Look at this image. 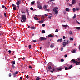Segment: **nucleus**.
<instances>
[{
	"label": "nucleus",
	"mask_w": 80,
	"mask_h": 80,
	"mask_svg": "<svg viewBox=\"0 0 80 80\" xmlns=\"http://www.w3.org/2000/svg\"><path fill=\"white\" fill-rule=\"evenodd\" d=\"M21 18L22 19L21 20L22 23L25 22V21H26V15H22Z\"/></svg>",
	"instance_id": "f257e3e1"
},
{
	"label": "nucleus",
	"mask_w": 80,
	"mask_h": 80,
	"mask_svg": "<svg viewBox=\"0 0 80 80\" xmlns=\"http://www.w3.org/2000/svg\"><path fill=\"white\" fill-rule=\"evenodd\" d=\"M72 68V65H71L69 68H65V70H70L71 68Z\"/></svg>",
	"instance_id": "f03ea898"
},
{
	"label": "nucleus",
	"mask_w": 80,
	"mask_h": 80,
	"mask_svg": "<svg viewBox=\"0 0 80 80\" xmlns=\"http://www.w3.org/2000/svg\"><path fill=\"white\" fill-rule=\"evenodd\" d=\"M53 11L54 12L56 15H57L58 13V11L55 9H53Z\"/></svg>",
	"instance_id": "7ed1b4c3"
},
{
	"label": "nucleus",
	"mask_w": 80,
	"mask_h": 80,
	"mask_svg": "<svg viewBox=\"0 0 80 80\" xmlns=\"http://www.w3.org/2000/svg\"><path fill=\"white\" fill-rule=\"evenodd\" d=\"M40 41L42 40H47V38H44L43 37H41L40 38Z\"/></svg>",
	"instance_id": "20e7f679"
},
{
	"label": "nucleus",
	"mask_w": 80,
	"mask_h": 80,
	"mask_svg": "<svg viewBox=\"0 0 80 80\" xmlns=\"http://www.w3.org/2000/svg\"><path fill=\"white\" fill-rule=\"evenodd\" d=\"M56 69H57L58 71H60V70H62V67H60L58 68H56Z\"/></svg>",
	"instance_id": "39448f33"
},
{
	"label": "nucleus",
	"mask_w": 80,
	"mask_h": 80,
	"mask_svg": "<svg viewBox=\"0 0 80 80\" xmlns=\"http://www.w3.org/2000/svg\"><path fill=\"white\" fill-rule=\"evenodd\" d=\"M45 20V19H43L41 21H39L38 22L40 23H43L44 22Z\"/></svg>",
	"instance_id": "423d86ee"
},
{
	"label": "nucleus",
	"mask_w": 80,
	"mask_h": 80,
	"mask_svg": "<svg viewBox=\"0 0 80 80\" xmlns=\"http://www.w3.org/2000/svg\"><path fill=\"white\" fill-rule=\"evenodd\" d=\"M12 66L13 67V68H14L15 67L14 66V65L15 64V61H14L13 62H12Z\"/></svg>",
	"instance_id": "0eeeda50"
},
{
	"label": "nucleus",
	"mask_w": 80,
	"mask_h": 80,
	"mask_svg": "<svg viewBox=\"0 0 80 80\" xmlns=\"http://www.w3.org/2000/svg\"><path fill=\"white\" fill-rule=\"evenodd\" d=\"M62 45L63 47H65V46H66V45H67V43L65 42H63Z\"/></svg>",
	"instance_id": "6e6552de"
},
{
	"label": "nucleus",
	"mask_w": 80,
	"mask_h": 80,
	"mask_svg": "<svg viewBox=\"0 0 80 80\" xmlns=\"http://www.w3.org/2000/svg\"><path fill=\"white\" fill-rule=\"evenodd\" d=\"M75 3H76V2L75 1V0H73L72 1V4H73H73H75Z\"/></svg>",
	"instance_id": "1a4fd4ad"
},
{
	"label": "nucleus",
	"mask_w": 80,
	"mask_h": 80,
	"mask_svg": "<svg viewBox=\"0 0 80 80\" xmlns=\"http://www.w3.org/2000/svg\"><path fill=\"white\" fill-rule=\"evenodd\" d=\"M73 63H76V65H79V64L78 63V62L77 61H76L74 62H73Z\"/></svg>",
	"instance_id": "9d476101"
},
{
	"label": "nucleus",
	"mask_w": 80,
	"mask_h": 80,
	"mask_svg": "<svg viewBox=\"0 0 80 80\" xmlns=\"http://www.w3.org/2000/svg\"><path fill=\"white\" fill-rule=\"evenodd\" d=\"M62 27H65V28H66V27H67L68 26V25L67 24H66V25H62Z\"/></svg>",
	"instance_id": "9b49d317"
},
{
	"label": "nucleus",
	"mask_w": 80,
	"mask_h": 80,
	"mask_svg": "<svg viewBox=\"0 0 80 80\" xmlns=\"http://www.w3.org/2000/svg\"><path fill=\"white\" fill-rule=\"evenodd\" d=\"M16 5H20V1H17L16 3Z\"/></svg>",
	"instance_id": "f8f14e48"
},
{
	"label": "nucleus",
	"mask_w": 80,
	"mask_h": 80,
	"mask_svg": "<svg viewBox=\"0 0 80 80\" xmlns=\"http://www.w3.org/2000/svg\"><path fill=\"white\" fill-rule=\"evenodd\" d=\"M38 8H39V9H42V6L40 5L38 6Z\"/></svg>",
	"instance_id": "ddd939ff"
},
{
	"label": "nucleus",
	"mask_w": 80,
	"mask_h": 80,
	"mask_svg": "<svg viewBox=\"0 0 80 80\" xmlns=\"http://www.w3.org/2000/svg\"><path fill=\"white\" fill-rule=\"evenodd\" d=\"M66 44H68L70 43V41L67 40L66 42Z\"/></svg>",
	"instance_id": "4468645a"
},
{
	"label": "nucleus",
	"mask_w": 80,
	"mask_h": 80,
	"mask_svg": "<svg viewBox=\"0 0 80 80\" xmlns=\"http://www.w3.org/2000/svg\"><path fill=\"white\" fill-rule=\"evenodd\" d=\"M43 8L44 9H46V8H47V7L46 5H44L43 7Z\"/></svg>",
	"instance_id": "2eb2a0df"
},
{
	"label": "nucleus",
	"mask_w": 80,
	"mask_h": 80,
	"mask_svg": "<svg viewBox=\"0 0 80 80\" xmlns=\"http://www.w3.org/2000/svg\"><path fill=\"white\" fill-rule=\"evenodd\" d=\"M71 62H73H73H76V61H75V59H73L71 60Z\"/></svg>",
	"instance_id": "dca6fc26"
},
{
	"label": "nucleus",
	"mask_w": 80,
	"mask_h": 80,
	"mask_svg": "<svg viewBox=\"0 0 80 80\" xmlns=\"http://www.w3.org/2000/svg\"><path fill=\"white\" fill-rule=\"evenodd\" d=\"M48 37H53V36L52 34H49L48 35Z\"/></svg>",
	"instance_id": "f3484780"
},
{
	"label": "nucleus",
	"mask_w": 80,
	"mask_h": 80,
	"mask_svg": "<svg viewBox=\"0 0 80 80\" xmlns=\"http://www.w3.org/2000/svg\"><path fill=\"white\" fill-rule=\"evenodd\" d=\"M76 10H77V11H78V10H80V8H76Z\"/></svg>",
	"instance_id": "a211bd4d"
},
{
	"label": "nucleus",
	"mask_w": 80,
	"mask_h": 80,
	"mask_svg": "<svg viewBox=\"0 0 80 80\" xmlns=\"http://www.w3.org/2000/svg\"><path fill=\"white\" fill-rule=\"evenodd\" d=\"M34 20H38V18H37V17H34Z\"/></svg>",
	"instance_id": "6ab92c4d"
},
{
	"label": "nucleus",
	"mask_w": 80,
	"mask_h": 80,
	"mask_svg": "<svg viewBox=\"0 0 80 80\" xmlns=\"http://www.w3.org/2000/svg\"><path fill=\"white\" fill-rule=\"evenodd\" d=\"M76 28L77 30H80V27H76Z\"/></svg>",
	"instance_id": "aec40b11"
},
{
	"label": "nucleus",
	"mask_w": 80,
	"mask_h": 80,
	"mask_svg": "<svg viewBox=\"0 0 80 80\" xmlns=\"http://www.w3.org/2000/svg\"><path fill=\"white\" fill-rule=\"evenodd\" d=\"M66 11L67 12H69V9L68 8H66Z\"/></svg>",
	"instance_id": "412c9836"
},
{
	"label": "nucleus",
	"mask_w": 80,
	"mask_h": 80,
	"mask_svg": "<svg viewBox=\"0 0 80 80\" xmlns=\"http://www.w3.org/2000/svg\"><path fill=\"white\" fill-rule=\"evenodd\" d=\"M42 33H45V31L44 30H42Z\"/></svg>",
	"instance_id": "4be33fe9"
},
{
	"label": "nucleus",
	"mask_w": 80,
	"mask_h": 80,
	"mask_svg": "<svg viewBox=\"0 0 80 80\" xmlns=\"http://www.w3.org/2000/svg\"><path fill=\"white\" fill-rule=\"evenodd\" d=\"M35 3V1H32L31 2V4L32 5H34Z\"/></svg>",
	"instance_id": "5701e85b"
},
{
	"label": "nucleus",
	"mask_w": 80,
	"mask_h": 80,
	"mask_svg": "<svg viewBox=\"0 0 80 80\" xmlns=\"http://www.w3.org/2000/svg\"><path fill=\"white\" fill-rule=\"evenodd\" d=\"M48 68L49 70H51L52 69V67L51 66H49L48 67Z\"/></svg>",
	"instance_id": "b1692460"
},
{
	"label": "nucleus",
	"mask_w": 80,
	"mask_h": 80,
	"mask_svg": "<svg viewBox=\"0 0 80 80\" xmlns=\"http://www.w3.org/2000/svg\"><path fill=\"white\" fill-rule=\"evenodd\" d=\"M32 48V46L30 45H29V49H31V48Z\"/></svg>",
	"instance_id": "393cba45"
},
{
	"label": "nucleus",
	"mask_w": 80,
	"mask_h": 80,
	"mask_svg": "<svg viewBox=\"0 0 80 80\" xmlns=\"http://www.w3.org/2000/svg\"><path fill=\"white\" fill-rule=\"evenodd\" d=\"M54 47V46L53 45H51L50 46V47L51 48H53Z\"/></svg>",
	"instance_id": "a878e982"
},
{
	"label": "nucleus",
	"mask_w": 80,
	"mask_h": 80,
	"mask_svg": "<svg viewBox=\"0 0 80 80\" xmlns=\"http://www.w3.org/2000/svg\"><path fill=\"white\" fill-rule=\"evenodd\" d=\"M76 52V51L75 50H74L72 52V53H75Z\"/></svg>",
	"instance_id": "bb28decb"
},
{
	"label": "nucleus",
	"mask_w": 80,
	"mask_h": 80,
	"mask_svg": "<svg viewBox=\"0 0 80 80\" xmlns=\"http://www.w3.org/2000/svg\"><path fill=\"white\" fill-rule=\"evenodd\" d=\"M13 10H16L17 9V8L16 7H14L13 8Z\"/></svg>",
	"instance_id": "cd10ccee"
},
{
	"label": "nucleus",
	"mask_w": 80,
	"mask_h": 80,
	"mask_svg": "<svg viewBox=\"0 0 80 80\" xmlns=\"http://www.w3.org/2000/svg\"><path fill=\"white\" fill-rule=\"evenodd\" d=\"M59 42L60 43H61V42H62V39H60L59 40Z\"/></svg>",
	"instance_id": "c85d7f7f"
},
{
	"label": "nucleus",
	"mask_w": 80,
	"mask_h": 80,
	"mask_svg": "<svg viewBox=\"0 0 80 80\" xmlns=\"http://www.w3.org/2000/svg\"><path fill=\"white\" fill-rule=\"evenodd\" d=\"M72 10L73 12H75V11H76V9H75V8H73Z\"/></svg>",
	"instance_id": "c756f323"
},
{
	"label": "nucleus",
	"mask_w": 80,
	"mask_h": 80,
	"mask_svg": "<svg viewBox=\"0 0 80 80\" xmlns=\"http://www.w3.org/2000/svg\"><path fill=\"white\" fill-rule=\"evenodd\" d=\"M76 17V14H74L73 18H75Z\"/></svg>",
	"instance_id": "7c9ffc66"
},
{
	"label": "nucleus",
	"mask_w": 80,
	"mask_h": 80,
	"mask_svg": "<svg viewBox=\"0 0 80 80\" xmlns=\"http://www.w3.org/2000/svg\"><path fill=\"white\" fill-rule=\"evenodd\" d=\"M40 80V78L39 77H38L37 78H36V80Z\"/></svg>",
	"instance_id": "2f4dec72"
},
{
	"label": "nucleus",
	"mask_w": 80,
	"mask_h": 80,
	"mask_svg": "<svg viewBox=\"0 0 80 80\" xmlns=\"http://www.w3.org/2000/svg\"><path fill=\"white\" fill-rule=\"evenodd\" d=\"M46 11H47L48 12H50V10H49V9H46L45 10Z\"/></svg>",
	"instance_id": "473e14b6"
},
{
	"label": "nucleus",
	"mask_w": 80,
	"mask_h": 80,
	"mask_svg": "<svg viewBox=\"0 0 80 80\" xmlns=\"http://www.w3.org/2000/svg\"><path fill=\"white\" fill-rule=\"evenodd\" d=\"M48 18H49L50 19H51V18H52V16H51L50 15L48 17Z\"/></svg>",
	"instance_id": "72a5a7b5"
},
{
	"label": "nucleus",
	"mask_w": 80,
	"mask_h": 80,
	"mask_svg": "<svg viewBox=\"0 0 80 80\" xmlns=\"http://www.w3.org/2000/svg\"><path fill=\"white\" fill-rule=\"evenodd\" d=\"M76 23H78V24L80 25V24L79 22H78V21L76 20Z\"/></svg>",
	"instance_id": "f704fd0d"
},
{
	"label": "nucleus",
	"mask_w": 80,
	"mask_h": 80,
	"mask_svg": "<svg viewBox=\"0 0 80 80\" xmlns=\"http://www.w3.org/2000/svg\"><path fill=\"white\" fill-rule=\"evenodd\" d=\"M32 29H35L36 28L35 27H32L31 28Z\"/></svg>",
	"instance_id": "c9c22d12"
},
{
	"label": "nucleus",
	"mask_w": 80,
	"mask_h": 80,
	"mask_svg": "<svg viewBox=\"0 0 80 80\" xmlns=\"http://www.w3.org/2000/svg\"><path fill=\"white\" fill-rule=\"evenodd\" d=\"M29 68H31V69L32 68V66H29Z\"/></svg>",
	"instance_id": "e433bc0d"
},
{
	"label": "nucleus",
	"mask_w": 80,
	"mask_h": 80,
	"mask_svg": "<svg viewBox=\"0 0 80 80\" xmlns=\"http://www.w3.org/2000/svg\"><path fill=\"white\" fill-rule=\"evenodd\" d=\"M61 62H64V60H63V59H62L61 60Z\"/></svg>",
	"instance_id": "4c0bfd02"
},
{
	"label": "nucleus",
	"mask_w": 80,
	"mask_h": 80,
	"mask_svg": "<svg viewBox=\"0 0 80 80\" xmlns=\"http://www.w3.org/2000/svg\"><path fill=\"white\" fill-rule=\"evenodd\" d=\"M26 78H27V79H28V78H29V77H28V75H27L26 76Z\"/></svg>",
	"instance_id": "58836bf2"
},
{
	"label": "nucleus",
	"mask_w": 80,
	"mask_h": 80,
	"mask_svg": "<svg viewBox=\"0 0 80 80\" xmlns=\"http://www.w3.org/2000/svg\"><path fill=\"white\" fill-rule=\"evenodd\" d=\"M42 20H44V17H43V16H42Z\"/></svg>",
	"instance_id": "ea45409f"
},
{
	"label": "nucleus",
	"mask_w": 80,
	"mask_h": 80,
	"mask_svg": "<svg viewBox=\"0 0 80 80\" xmlns=\"http://www.w3.org/2000/svg\"><path fill=\"white\" fill-rule=\"evenodd\" d=\"M53 9H55V10H58V8L57 7H56V8H54Z\"/></svg>",
	"instance_id": "a19ab883"
},
{
	"label": "nucleus",
	"mask_w": 80,
	"mask_h": 80,
	"mask_svg": "<svg viewBox=\"0 0 80 80\" xmlns=\"http://www.w3.org/2000/svg\"><path fill=\"white\" fill-rule=\"evenodd\" d=\"M11 76H12V74H11V73H9V76L10 77H11Z\"/></svg>",
	"instance_id": "79ce46f5"
},
{
	"label": "nucleus",
	"mask_w": 80,
	"mask_h": 80,
	"mask_svg": "<svg viewBox=\"0 0 80 80\" xmlns=\"http://www.w3.org/2000/svg\"><path fill=\"white\" fill-rule=\"evenodd\" d=\"M42 27H45V24H43L42 25Z\"/></svg>",
	"instance_id": "37998d69"
},
{
	"label": "nucleus",
	"mask_w": 80,
	"mask_h": 80,
	"mask_svg": "<svg viewBox=\"0 0 80 80\" xmlns=\"http://www.w3.org/2000/svg\"><path fill=\"white\" fill-rule=\"evenodd\" d=\"M4 15L5 17H7V15H6V13L5 12L4 13Z\"/></svg>",
	"instance_id": "c03bdc74"
},
{
	"label": "nucleus",
	"mask_w": 80,
	"mask_h": 80,
	"mask_svg": "<svg viewBox=\"0 0 80 80\" xmlns=\"http://www.w3.org/2000/svg\"><path fill=\"white\" fill-rule=\"evenodd\" d=\"M69 34H70V35H71V34H72V32L70 31V32H69Z\"/></svg>",
	"instance_id": "a18cd8bd"
},
{
	"label": "nucleus",
	"mask_w": 80,
	"mask_h": 80,
	"mask_svg": "<svg viewBox=\"0 0 80 80\" xmlns=\"http://www.w3.org/2000/svg\"><path fill=\"white\" fill-rule=\"evenodd\" d=\"M30 10H33V8H32L31 7L30 8Z\"/></svg>",
	"instance_id": "49530a36"
},
{
	"label": "nucleus",
	"mask_w": 80,
	"mask_h": 80,
	"mask_svg": "<svg viewBox=\"0 0 80 80\" xmlns=\"http://www.w3.org/2000/svg\"><path fill=\"white\" fill-rule=\"evenodd\" d=\"M13 76H14V77H15V76H16V74L15 73H13Z\"/></svg>",
	"instance_id": "de8ad7c7"
},
{
	"label": "nucleus",
	"mask_w": 80,
	"mask_h": 80,
	"mask_svg": "<svg viewBox=\"0 0 80 80\" xmlns=\"http://www.w3.org/2000/svg\"><path fill=\"white\" fill-rule=\"evenodd\" d=\"M58 29H56L55 31V32H56L57 33V32H58Z\"/></svg>",
	"instance_id": "09e8293b"
},
{
	"label": "nucleus",
	"mask_w": 80,
	"mask_h": 80,
	"mask_svg": "<svg viewBox=\"0 0 80 80\" xmlns=\"http://www.w3.org/2000/svg\"><path fill=\"white\" fill-rule=\"evenodd\" d=\"M65 38H66V37H65V36H63V39H65Z\"/></svg>",
	"instance_id": "8fccbe9b"
},
{
	"label": "nucleus",
	"mask_w": 80,
	"mask_h": 80,
	"mask_svg": "<svg viewBox=\"0 0 80 80\" xmlns=\"http://www.w3.org/2000/svg\"><path fill=\"white\" fill-rule=\"evenodd\" d=\"M15 73L16 74H18V71H16Z\"/></svg>",
	"instance_id": "3c124183"
},
{
	"label": "nucleus",
	"mask_w": 80,
	"mask_h": 80,
	"mask_svg": "<svg viewBox=\"0 0 80 80\" xmlns=\"http://www.w3.org/2000/svg\"><path fill=\"white\" fill-rule=\"evenodd\" d=\"M0 18H2V14H0Z\"/></svg>",
	"instance_id": "603ef678"
},
{
	"label": "nucleus",
	"mask_w": 80,
	"mask_h": 80,
	"mask_svg": "<svg viewBox=\"0 0 80 80\" xmlns=\"http://www.w3.org/2000/svg\"><path fill=\"white\" fill-rule=\"evenodd\" d=\"M32 41H33V42H37V41L36 40H32Z\"/></svg>",
	"instance_id": "864d4df0"
},
{
	"label": "nucleus",
	"mask_w": 80,
	"mask_h": 80,
	"mask_svg": "<svg viewBox=\"0 0 80 80\" xmlns=\"http://www.w3.org/2000/svg\"><path fill=\"white\" fill-rule=\"evenodd\" d=\"M49 72H51L52 73H53V71L49 70Z\"/></svg>",
	"instance_id": "5fc2aeb1"
},
{
	"label": "nucleus",
	"mask_w": 80,
	"mask_h": 80,
	"mask_svg": "<svg viewBox=\"0 0 80 80\" xmlns=\"http://www.w3.org/2000/svg\"><path fill=\"white\" fill-rule=\"evenodd\" d=\"M5 6H4V5H2V8H5Z\"/></svg>",
	"instance_id": "6e6d98bb"
},
{
	"label": "nucleus",
	"mask_w": 80,
	"mask_h": 80,
	"mask_svg": "<svg viewBox=\"0 0 80 80\" xmlns=\"http://www.w3.org/2000/svg\"><path fill=\"white\" fill-rule=\"evenodd\" d=\"M73 38H70V40H73Z\"/></svg>",
	"instance_id": "4d7b16f0"
},
{
	"label": "nucleus",
	"mask_w": 80,
	"mask_h": 80,
	"mask_svg": "<svg viewBox=\"0 0 80 80\" xmlns=\"http://www.w3.org/2000/svg\"><path fill=\"white\" fill-rule=\"evenodd\" d=\"M26 12H28V9H26Z\"/></svg>",
	"instance_id": "13d9d810"
},
{
	"label": "nucleus",
	"mask_w": 80,
	"mask_h": 80,
	"mask_svg": "<svg viewBox=\"0 0 80 80\" xmlns=\"http://www.w3.org/2000/svg\"><path fill=\"white\" fill-rule=\"evenodd\" d=\"M44 15L45 17H47L48 15L47 14H45Z\"/></svg>",
	"instance_id": "bf43d9fd"
},
{
	"label": "nucleus",
	"mask_w": 80,
	"mask_h": 80,
	"mask_svg": "<svg viewBox=\"0 0 80 80\" xmlns=\"http://www.w3.org/2000/svg\"><path fill=\"white\" fill-rule=\"evenodd\" d=\"M64 57L66 58V57H67V55H65Z\"/></svg>",
	"instance_id": "052dcab7"
},
{
	"label": "nucleus",
	"mask_w": 80,
	"mask_h": 80,
	"mask_svg": "<svg viewBox=\"0 0 80 80\" xmlns=\"http://www.w3.org/2000/svg\"><path fill=\"white\" fill-rule=\"evenodd\" d=\"M20 79L21 80H22V79H23V78H22V77H21L20 78Z\"/></svg>",
	"instance_id": "680f3d73"
},
{
	"label": "nucleus",
	"mask_w": 80,
	"mask_h": 80,
	"mask_svg": "<svg viewBox=\"0 0 80 80\" xmlns=\"http://www.w3.org/2000/svg\"><path fill=\"white\" fill-rule=\"evenodd\" d=\"M17 7H18V9L20 8L19 7V5H18Z\"/></svg>",
	"instance_id": "e2e57ef3"
},
{
	"label": "nucleus",
	"mask_w": 80,
	"mask_h": 80,
	"mask_svg": "<svg viewBox=\"0 0 80 80\" xmlns=\"http://www.w3.org/2000/svg\"><path fill=\"white\" fill-rule=\"evenodd\" d=\"M5 10H7V7H4Z\"/></svg>",
	"instance_id": "0e129e2a"
},
{
	"label": "nucleus",
	"mask_w": 80,
	"mask_h": 80,
	"mask_svg": "<svg viewBox=\"0 0 80 80\" xmlns=\"http://www.w3.org/2000/svg\"><path fill=\"white\" fill-rule=\"evenodd\" d=\"M8 52H9V53H11V51L9 50L8 51Z\"/></svg>",
	"instance_id": "69168bd1"
},
{
	"label": "nucleus",
	"mask_w": 80,
	"mask_h": 80,
	"mask_svg": "<svg viewBox=\"0 0 80 80\" xmlns=\"http://www.w3.org/2000/svg\"><path fill=\"white\" fill-rule=\"evenodd\" d=\"M15 5V4H12V7H14V6Z\"/></svg>",
	"instance_id": "338daca9"
},
{
	"label": "nucleus",
	"mask_w": 80,
	"mask_h": 80,
	"mask_svg": "<svg viewBox=\"0 0 80 80\" xmlns=\"http://www.w3.org/2000/svg\"><path fill=\"white\" fill-rule=\"evenodd\" d=\"M63 48H61V51H62V50H63Z\"/></svg>",
	"instance_id": "774afa93"
}]
</instances>
